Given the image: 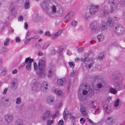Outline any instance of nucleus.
Returning <instances> with one entry per match:
<instances>
[{
	"label": "nucleus",
	"mask_w": 125,
	"mask_h": 125,
	"mask_svg": "<svg viewBox=\"0 0 125 125\" xmlns=\"http://www.w3.org/2000/svg\"><path fill=\"white\" fill-rule=\"evenodd\" d=\"M33 17L34 20L37 21H40L42 19V17L36 14H34Z\"/></svg>",
	"instance_id": "2f4dec72"
},
{
	"label": "nucleus",
	"mask_w": 125,
	"mask_h": 125,
	"mask_svg": "<svg viewBox=\"0 0 125 125\" xmlns=\"http://www.w3.org/2000/svg\"><path fill=\"white\" fill-rule=\"evenodd\" d=\"M97 38L99 41H103L104 40V36L102 34H100L97 35Z\"/></svg>",
	"instance_id": "473e14b6"
},
{
	"label": "nucleus",
	"mask_w": 125,
	"mask_h": 125,
	"mask_svg": "<svg viewBox=\"0 0 125 125\" xmlns=\"http://www.w3.org/2000/svg\"><path fill=\"white\" fill-rule=\"evenodd\" d=\"M49 73L48 75V76L49 77H50L52 75V71L51 70H50L49 71Z\"/></svg>",
	"instance_id": "e2e57ef3"
},
{
	"label": "nucleus",
	"mask_w": 125,
	"mask_h": 125,
	"mask_svg": "<svg viewBox=\"0 0 125 125\" xmlns=\"http://www.w3.org/2000/svg\"><path fill=\"white\" fill-rule=\"evenodd\" d=\"M107 25L110 27H112L114 24V20L111 18H108L106 22Z\"/></svg>",
	"instance_id": "f3484780"
},
{
	"label": "nucleus",
	"mask_w": 125,
	"mask_h": 125,
	"mask_svg": "<svg viewBox=\"0 0 125 125\" xmlns=\"http://www.w3.org/2000/svg\"><path fill=\"white\" fill-rule=\"evenodd\" d=\"M116 5L121 7H125V1L121 0L120 1L116 2Z\"/></svg>",
	"instance_id": "a878e982"
},
{
	"label": "nucleus",
	"mask_w": 125,
	"mask_h": 125,
	"mask_svg": "<svg viewBox=\"0 0 125 125\" xmlns=\"http://www.w3.org/2000/svg\"><path fill=\"white\" fill-rule=\"evenodd\" d=\"M66 80L64 78L58 79L57 81V84L59 85H62L66 83Z\"/></svg>",
	"instance_id": "aec40b11"
},
{
	"label": "nucleus",
	"mask_w": 125,
	"mask_h": 125,
	"mask_svg": "<svg viewBox=\"0 0 125 125\" xmlns=\"http://www.w3.org/2000/svg\"><path fill=\"white\" fill-rule=\"evenodd\" d=\"M100 27L102 31L106 30L108 29L107 26L106 22L104 21H102L101 22Z\"/></svg>",
	"instance_id": "a211bd4d"
},
{
	"label": "nucleus",
	"mask_w": 125,
	"mask_h": 125,
	"mask_svg": "<svg viewBox=\"0 0 125 125\" xmlns=\"http://www.w3.org/2000/svg\"><path fill=\"white\" fill-rule=\"evenodd\" d=\"M106 54L105 52H104L99 54L98 59L100 60H102L104 58Z\"/></svg>",
	"instance_id": "c85d7f7f"
},
{
	"label": "nucleus",
	"mask_w": 125,
	"mask_h": 125,
	"mask_svg": "<svg viewBox=\"0 0 125 125\" xmlns=\"http://www.w3.org/2000/svg\"><path fill=\"white\" fill-rule=\"evenodd\" d=\"M116 121V118L113 116H110L107 118L105 123L107 125H112L115 123Z\"/></svg>",
	"instance_id": "39448f33"
},
{
	"label": "nucleus",
	"mask_w": 125,
	"mask_h": 125,
	"mask_svg": "<svg viewBox=\"0 0 125 125\" xmlns=\"http://www.w3.org/2000/svg\"><path fill=\"white\" fill-rule=\"evenodd\" d=\"M45 61L43 60H40L38 64V75L41 78L44 77L46 74L44 69L45 67Z\"/></svg>",
	"instance_id": "f03ea898"
},
{
	"label": "nucleus",
	"mask_w": 125,
	"mask_h": 125,
	"mask_svg": "<svg viewBox=\"0 0 125 125\" xmlns=\"http://www.w3.org/2000/svg\"><path fill=\"white\" fill-rule=\"evenodd\" d=\"M58 115V111H57L53 115H52L53 118H54ZM52 116L51 112L46 111L41 116V119L43 121H46Z\"/></svg>",
	"instance_id": "7ed1b4c3"
},
{
	"label": "nucleus",
	"mask_w": 125,
	"mask_h": 125,
	"mask_svg": "<svg viewBox=\"0 0 125 125\" xmlns=\"http://www.w3.org/2000/svg\"><path fill=\"white\" fill-rule=\"evenodd\" d=\"M9 100L8 99H4L3 98L2 101L3 104L5 106H8L10 105V104H8Z\"/></svg>",
	"instance_id": "c756f323"
},
{
	"label": "nucleus",
	"mask_w": 125,
	"mask_h": 125,
	"mask_svg": "<svg viewBox=\"0 0 125 125\" xmlns=\"http://www.w3.org/2000/svg\"><path fill=\"white\" fill-rule=\"evenodd\" d=\"M54 93L57 95L59 96H61L62 94V91L59 89H56L54 90Z\"/></svg>",
	"instance_id": "c9c22d12"
},
{
	"label": "nucleus",
	"mask_w": 125,
	"mask_h": 125,
	"mask_svg": "<svg viewBox=\"0 0 125 125\" xmlns=\"http://www.w3.org/2000/svg\"><path fill=\"white\" fill-rule=\"evenodd\" d=\"M7 50L5 47H0V53L6 51Z\"/></svg>",
	"instance_id": "de8ad7c7"
},
{
	"label": "nucleus",
	"mask_w": 125,
	"mask_h": 125,
	"mask_svg": "<svg viewBox=\"0 0 125 125\" xmlns=\"http://www.w3.org/2000/svg\"><path fill=\"white\" fill-rule=\"evenodd\" d=\"M94 90L88 86L86 84L84 85L83 84L80 86L78 91V95L80 100L84 101L86 100V97L85 95L88 94L89 95L93 96L94 94Z\"/></svg>",
	"instance_id": "f257e3e1"
},
{
	"label": "nucleus",
	"mask_w": 125,
	"mask_h": 125,
	"mask_svg": "<svg viewBox=\"0 0 125 125\" xmlns=\"http://www.w3.org/2000/svg\"><path fill=\"white\" fill-rule=\"evenodd\" d=\"M54 121L53 119L52 120H49L47 121V125H51L53 123Z\"/></svg>",
	"instance_id": "c03bdc74"
},
{
	"label": "nucleus",
	"mask_w": 125,
	"mask_h": 125,
	"mask_svg": "<svg viewBox=\"0 0 125 125\" xmlns=\"http://www.w3.org/2000/svg\"><path fill=\"white\" fill-rule=\"evenodd\" d=\"M94 78L95 81H97L98 83L97 85V86L98 88H101L102 86L104 85L105 83L103 79L101 78L98 76H95Z\"/></svg>",
	"instance_id": "0eeeda50"
},
{
	"label": "nucleus",
	"mask_w": 125,
	"mask_h": 125,
	"mask_svg": "<svg viewBox=\"0 0 125 125\" xmlns=\"http://www.w3.org/2000/svg\"><path fill=\"white\" fill-rule=\"evenodd\" d=\"M109 91L112 94H115L117 93V91L115 89L112 87L110 88Z\"/></svg>",
	"instance_id": "4c0bfd02"
},
{
	"label": "nucleus",
	"mask_w": 125,
	"mask_h": 125,
	"mask_svg": "<svg viewBox=\"0 0 125 125\" xmlns=\"http://www.w3.org/2000/svg\"><path fill=\"white\" fill-rule=\"evenodd\" d=\"M99 10V6L98 5H91L90 7L89 12L91 14L94 15Z\"/></svg>",
	"instance_id": "1a4fd4ad"
},
{
	"label": "nucleus",
	"mask_w": 125,
	"mask_h": 125,
	"mask_svg": "<svg viewBox=\"0 0 125 125\" xmlns=\"http://www.w3.org/2000/svg\"><path fill=\"white\" fill-rule=\"evenodd\" d=\"M103 108L106 112L107 114L109 113L112 112L110 107L107 104H104L103 106Z\"/></svg>",
	"instance_id": "5701e85b"
},
{
	"label": "nucleus",
	"mask_w": 125,
	"mask_h": 125,
	"mask_svg": "<svg viewBox=\"0 0 125 125\" xmlns=\"http://www.w3.org/2000/svg\"><path fill=\"white\" fill-rule=\"evenodd\" d=\"M23 20V17L21 15H20L18 18V20L19 21H22Z\"/></svg>",
	"instance_id": "6e6d98bb"
},
{
	"label": "nucleus",
	"mask_w": 125,
	"mask_h": 125,
	"mask_svg": "<svg viewBox=\"0 0 125 125\" xmlns=\"http://www.w3.org/2000/svg\"><path fill=\"white\" fill-rule=\"evenodd\" d=\"M31 39L30 38L27 39L24 41V43L25 44H27L28 43L31 41Z\"/></svg>",
	"instance_id": "4d7b16f0"
},
{
	"label": "nucleus",
	"mask_w": 125,
	"mask_h": 125,
	"mask_svg": "<svg viewBox=\"0 0 125 125\" xmlns=\"http://www.w3.org/2000/svg\"><path fill=\"white\" fill-rule=\"evenodd\" d=\"M58 8L59 9L58 10L57 12L58 14H57L56 13V17L62 16L64 13L62 8L60 6H59Z\"/></svg>",
	"instance_id": "4be33fe9"
},
{
	"label": "nucleus",
	"mask_w": 125,
	"mask_h": 125,
	"mask_svg": "<svg viewBox=\"0 0 125 125\" xmlns=\"http://www.w3.org/2000/svg\"><path fill=\"white\" fill-rule=\"evenodd\" d=\"M80 111L81 114L83 116H85L86 115L87 111L86 109L83 106H81Z\"/></svg>",
	"instance_id": "bb28decb"
},
{
	"label": "nucleus",
	"mask_w": 125,
	"mask_h": 125,
	"mask_svg": "<svg viewBox=\"0 0 125 125\" xmlns=\"http://www.w3.org/2000/svg\"><path fill=\"white\" fill-rule=\"evenodd\" d=\"M41 5L42 9L46 11V12L48 11V5L47 3V1L45 0L42 2L41 3Z\"/></svg>",
	"instance_id": "4468645a"
},
{
	"label": "nucleus",
	"mask_w": 125,
	"mask_h": 125,
	"mask_svg": "<svg viewBox=\"0 0 125 125\" xmlns=\"http://www.w3.org/2000/svg\"><path fill=\"white\" fill-rule=\"evenodd\" d=\"M28 58H26L25 60V62L22 64L21 66H24L26 64V68L27 70L29 71L31 70V64L28 63Z\"/></svg>",
	"instance_id": "2eb2a0df"
},
{
	"label": "nucleus",
	"mask_w": 125,
	"mask_h": 125,
	"mask_svg": "<svg viewBox=\"0 0 125 125\" xmlns=\"http://www.w3.org/2000/svg\"><path fill=\"white\" fill-rule=\"evenodd\" d=\"M16 42H19L21 41V39L18 37H17L15 38Z\"/></svg>",
	"instance_id": "69168bd1"
},
{
	"label": "nucleus",
	"mask_w": 125,
	"mask_h": 125,
	"mask_svg": "<svg viewBox=\"0 0 125 125\" xmlns=\"http://www.w3.org/2000/svg\"><path fill=\"white\" fill-rule=\"evenodd\" d=\"M112 79L114 83H120L121 82L123 79V77L120 74H116L113 76Z\"/></svg>",
	"instance_id": "6e6552de"
},
{
	"label": "nucleus",
	"mask_w": 125,
	"mask_h": 125,
	"mask_svg": "<svg viewBox=\"0 0 125 125\" xmlns=\"http://www.w3.org/2000/svg\"><path fill=\"white\" fill-rule=\"evenodd\" d=\"M83 15L86 19H87L89 17L90 15L88 12L85 13Z\"/></svg>",
	"instance_id": "a18cd8bd"
},
{
	"label": "nucleus",
	"mask_w": 125,
	"mask_h": 125,
	"mask_svg": "<svg viewBox=\"0 0 125 125\" xmlns=\"http://www.w3.org/2000/svg\"><path fill=\"white\" fill-rule=\"evenodd\" d=\"M56 8L54 5L52 6L51 7L52 11H47L46 14L49 17H56Z\"/></svg>",
	"instance_id": "423d86ee"
},
{
	"label": "nucleus",
	"mask_w": 125,
	"mask_h": 125,
	"mask_svg": "<svg viewBox=\"0 0 125 125\" xmlns=\"http://www.w3.org/2000/svg\"><path fill=\"white\" fill-rule=\"evenodd\" d=\"M16 81V79H14L12 80L11 83L10 87L13 90H15L17 88Z\"/></svg>",
	"instance_id": "412c9836"
},
{
	"label": "nucleus",
	"mask_w": 125,
	"mask_h": 125,
	"mask_svg": "<svg viewBox=\"0 0 125 125\" xmlns=\"http://www.w3.org/2000/svg\"><path fill=\"white\" fill-rule=\"evenodd\" d=\"M54 98L53 96H48L47 99V102L48 104L51 105L54 103Z\"/></svg>",
	"instance_id": "dca6fc26"
},
{
	"label": "nucleus",
	"mask_w": 125,
	"mask_h": 125,
	"mask_svg": "<svg viewBox=\"0 0 125 125\" xmlns=\"http://www.w3.org/2000/svg\"><path fill=\"white\" fill-rule=\"evenodd\" d=\"M4 117L6 122L8 124L11 123L13 120V116L11 114H7L5 115Z\"/></svg>",
	"instance_id": "9b49d317"
},
{
	"label": "nucleus",
	"mask_w": 125,
	"mask_h": 125,
	"mask_svg": "<svg viewBox=\"0 0 125 125\" xmlns=\"http://www.w3.org/2000/svg\"><path fill=\"white\" fill-rule=\"evenodd\" d=\"M68 114V112L67 109L65 108L63 114V119L65 120H66L67 119Z\"/></svg>",
	"instance_id": "7c9ffc66"
},
{
	"label": "nucleus",
	"mask_w": 125,
	"mask_h": 125,
	"mask_svg": "<svg viewBox=\"0 0 125 125\" xmlns=\"http://www.w3.org/2000/svg\"><path fill=\"white\" fill-rule=\"evenodd\" d=\"M77 24V22L75 20H73L72 21L71 24L74 27L76 26Z\"/></svg>",
	"instance_id": "a19ab883"
},
{
	"label": "nucleus",
	"mask_w": 125,
	"mask_h": 125,
	"mask_svg": "<svg viewBox=\"0 0 125 125\" xmlns=\"http://www.w3.org/2000/svg\"><path fill=\"white\" fill-rule=\"evenodd\" d=\"M9 39L8 38H7L6 39L4 43V45L5 46H7L9 44Z\"/></svg>",
	"instance_id": "09e8293b"
},
{
	"label": "nucleus",
	"mask_w": 125,
	"mask_h": 125,
	"mask_svg": "<svg viewBox=\"0 0 125 125\" xmlns=\"http://www.w3.org/2000/svg\"><path fill=\"white\" fill-rule=\"evenodd\" d=\"M48 84L46 82H43L41 85V89L42 90L45 91L48 89Z\"/></svg>",
	"instance_id": "6ab92c4d"
},
{
	"label": "nucleus",
	"mask_w": 125,
	"mask_h": 125,
	"mask_svg": "<svg viewBox=\"0 0 125 125\" xmlns=\"http://www.w3.org/2000/svg\"><path fill=\"white\" fill-rule=\"evenodd\" d=\"M31 89L34 91H37L39 89L38 83L36 80H32L31 85Z\"/></svg>",
	"instance_id": "9d476101"
},
{
	"label": "nucleus",
	"mask_w": 125,
	"mask_h": 125,
	"mask_svg": "<svg viewBox=\"0 0 125 125\" xmlns=\"http://www.w3.org/2000/svg\"><path fill=\"white\" fill-rule=\"evenodd\" d=\"M44 35L46 36H48L50 37L51 36V34L50 33V31H47L44 34Z\"/></svg>",
	"instance_id": "603ef678"
},
{
	"label": "nucleus",
	"mask_w": 125,
	"mask_h": 125,
	"mask_svg": "<svg viewBox=\"0 0 125 125\" xmlns=\"http://www.w3.org/2000/svg\"><path fill=\"white\" fill-rule=\"evenodd\" d=\"M91 31L93 33H97L100 31L99 26L96 25H92L91 26Z\"/></svg>",
	"instance_id": "ddd939ff"
},
{
	"label": "nucleus",
	"mask_w": 125,
	"mask_h": 125,
	"mask_svg": "<svg viewBox=\"0 0 125 125\" xmlns=\"http://www.w3.org/2000/svg\"><path fill=\"white\" fill-rule=\"evenodd\" d=\"M27 58H28V63L31 64V63L33 61V59L32 58L30 59L29 57H28Z\"/></svg>",
	"instance_id": "680f3d73"
},
{
	"label": "nucleus",
	"mask_w": 125,
	"mask_h": 125,
	"mask_svg": "<svg viewBox=\"0 0 125 125\" xmlns=\"http://www.w3.org/2000/svg\"><path fill=\"white\" fill-rule=\"evenodd\" d=\"M64 121L63 120H60L59 121L58 123V125H63Z\"/></svg>",
	"instance_id": "052dcab7"
},
{
	"label": "nucleus",
	"mask_w": 125,
	"mask_h": 125,
	"mask_svg": "<svg viewBox=\"0 0 125 125\" xmlns=\"http://www.w3.org/2000/svg\"><path fill=\"white\" fill-rule=\"evenodd\" d=\"M15 125H22V124L21 120L18 119L17 120Z\"/></svg>",
	"instance_id": "ea45409f"
},
{
	"label": "nucleus",
	"mask_w": 125,
	"mask_h": 125,
	"mask_svg": "<svg viewBox=\"0 0 125 125\" xmlns=\"http://www.w3.org/2000/svg\"><path fill=\"white\" fill-rule=\"evenodd\" d=\"M30 5L29 0H26L24 4V8L25 10L28 9L30 7Z\"/></svg>",
	"instance_id": "72a5a7b5"
},
{
	"label": "nucleus",
	"mask_w": 125,
	"mask_h": 125,
	"mask_svg": "<svg viewBox=\"0 0 125 125\" xmlns=\"http://www.w3.org/2000/svg\"><path fill=\"white\" fill-rule=\"evenodd\" d=\"M75 72V71L74 70H73L72 72H71L70 74V76L71 77H73L74 75V74Z\"/></svg>",
	"instance_id": "0e129e2a"
},
{
	"label": "nucleus",
	"mask_w": 125,
	"mask_h": 125,
	"mask_svg": "<svg viewBox=\"0 0 125 125\" xmlns=\"http://www.w3.org/2000/svg\"><path fill=\"white\" fill-rule=\"evenodd\" d=\"M125 31L124 28L120 25H116L113 29V31L116 34L119 35L123 33Z\"/></svg>",
	"instance_id": "20e7f679"
},
{
	"label": "nucleus",
	"mask_w": 125,
	"mask_h": 125,
	"mask_svg": "<svg viewBox=\"0 0 125 125\" xmlns=\"http://www.w3.org/2000/svg\"><path fill=\"white\" fill-rule=\"evenodd\" d=\"M77 50L78 52H82L84 50V47H80L77 49Z\"/></svg>",
	"instance_id": "8fccbe9b"
},
{
	"label": "nucleus",
	"mask_w": 125,
	"mask_h": 125,
	"mask_svg": "<svg viewBox=\"0 0 125 125\" xmlns=\"http://www.w3.org/2000/svg\"><path fill=\"white\" fill-rule=\"evenodd\" d=\"M114 85L115 89L118 91H120L123 89V87L122 84L116 83H114Z\"/></svg>",
	"instance_id": "b1692460"
},
{
	"label": "nucleus",
	"mask_w": 125,
	"mask_h": 125,
	"mask_svg": "<svg viewBox=\"0 0 125 125\" xmlns=\"http://www.w3.org/2000/svg\"><path fill=\"white\" fill-rule=\"evenodd\" d=\"M34 67V70H37V66L36 63L34 62H33Z\"/></svg>",
	"instance_id": "bf43d9fd"
},
{
	"label": "nucleus",
	"mask_w": 125,
	"mask_h": 125,
	"mask_svg": "<svg viewBox=\"0 0 125 125\" xmlns=\"http://www.w3.org/2000/svg\"><path fill=\"white\" fill-rule=\"evenodd\" d=\"M50 44V42H45L44 45V47H47L49 46Z\"/></svg>",
	"instance_id": "3c124183"
},
{
	"label": "nucleus",
	"mask_w": 125,
	"mask_h": 125,
	"mask_svg": "<svg viewBox=\"0 0 125 125\" xmlns=\"http://www.w3.org/2000/svg\"><path fill=\"white\" fill-rule=\"evenodd\" d=\"M69 64L70 66L72 68H73L74 66V63L73 62H69Z\"/></svg>",
	"instance_id": "864d4df0"
},
{
	"label": "nucleus",
	"mask_w": 125,
	"mask_h": 125,
	"mask_svg": "<svg viewBox=\"0 0 125 125\" xmlns=\"http://www.w3.org/2000/svg\"><path fill=\"white\" fill-rule=\"evenodd\" d=\"M31 32L30 31H28L27 32L25 37L26 38L29 37V35L31 34Z\"/></svg>",
	"instance_id": "338daca9"
},
{
	"label": "nucleus",
	"mask_w": 125,
	"mask_h": 125,
	"mask_svg": "<svg viewBox=\"0 0 125 125\" xmlns=\"http://www.w3.org/2000/svg\"><path fill=\"white\" fill-rule=\"evenodd\" d=\"M103 13L104 16L107 15L109 13L108 10H104L103 11Z\"/></svg>",
	"instance_id": "37998d69"
},
{
	"label": "nucleus",
	"mask_w": 125,
	"mask_h": 125,
	"mask_svg": "<svg viewBox=\"0 0 125 125\" xmlns=\"http://www.w3.org/2000/svg\"><path fill=\"white\" fill-rule=\"evenodd\" d=\"M119 101L120 100L119 99H117L115 101L114 105L115 109L117 110L118 109L117 107L119 105Z\"/></svg>",
	"instance_id": "f704fd0d"
},
{
	"label": "nucleus",
	"mask_w": 125,
	"mask_h": 125,
	"mask_svg": "<svg viewBox=\"0 0 125 125\" xmlns=\"http://www.w3.org/2000/svg\"><path fill=\"white\" fill-rule=\"evenodd\" d=\"M86 63L89 64L90 65L91 64V65L92 66L93 65L94 63L93 60L91 59H88V58L87 60H86Z\"/></svg>",
	"instance_id": "58836bf2"
},
{
	"label": "nucleus",
	"mask_w": 125,
	"mask_h": 125,
	"mask_svg": "<svg viewBox=\"0 0 125 125\" xmlns=\"http://www.w3.org/2000/svg\"><path fill=\"white\" fill-rule=\"evenodd\" d=\"M111 46L112 47H117L119 46L118 45L116 42H114L111 45Z\"/></svg>",
	"instance_id": "5fc2aeb1"
},
{
	"label": "nucleus",
	"mask_w": 125,
	"mask_h": 125,
	"mask_svg": "<svg viewBox=\"0 0 125 125\" xmlns=\"http://www.w3.org/2000/svg\"><path fill=\"white\" fill-rule=\"evenodd\" d=\"M1 69L2 71V72L1 73V75L2 76H4L6 73V68L5 67H1Z\"/></svg>",
	"instance_id": "e433bc0d"
},
{
	"label": "nucleus",
	"mask_w": 125,
	"mask_h": 125,
	"mask_svg": "<svg viewBox=\"0 0 125 125\" xmlns=\"http://www.w3.org/2000/svg\"><path fill=\"white\" fill-rule=\"evenodd\" d=\"M62 30H59L57 32L53 35L52 36V39L53 40H55L62 33Z\"/></svg>",
	"instance_id": "393cba45"
},
{
	"label": "nucleus",
	"mask_w": 125,
	"mask_h": 125,
	"mask_svg": "<svg viewBox=\"0 0 125 125\" xmlns=\"http://www.w3.org/2000/svg\"><path fill=\"white\" fill-rule=\"evenodd\" d=\"M83 118H81L80 120L81 123L82 124H83L84 123L85 121V120H83Z\"/></svg>",
	"instance_id": "774afa93"
},
{
	"label": "nucleus",
	"mask_w": 125,
	"mask_h": 125,
	"mask_svg": "<svg viewBox=\"0 0 125 125\" xmlns=\"http://www.w3.org/2000/svg\"><path fill=\"white\" fill-rule=\"evenodd\" d=\"M92 66L86 63L85 65V67L88 70L90 69Z\"/></svg>",
	"instance_id": "49530a36"
},
{
	"label": "nucleus",
	"mask_w": 125,
	"mask_h": 125,
	"mask_svg": "<svg viewBox=\"0 0 125 125\" xmlns=\"http://www.w3.org/2000/svg\"><path fill=\"white\" fill-rule=\"evenodd\" d=\"M16 100V103L17 104H19L21 103V99L20 97H19L17 98Z\"/></svg>",
	"instance_id": "79ce46f5"
},
{
	"label": "nucleus",
	"mask_w": 125,
	"mask_h": 125,
	"mask_svg": "<svg viewBox=\"0 0 125 125\" xmlns=\"http://www.w3.org/2000/svg\"><path fill=\"white\" fill-rule=\"evenodd\" d=\"M73 14L74 13L73 12L71 11L69 12L65 17L64 20L65 21H70L72 18Z\"/></svg>",
	"instance_id": "f8f14e48"
},
{
	"label": "nucleus",
	"mask_w": 125,
	"mask_h": 125,
	"mask_svg": "<svg viewBox=\"0 0 125 125\" xmlns=\"http://www.w3.org/2000/svg\"><path fill=\"white\" fill-rule=\"evenodd\" d=\"M88 58L87 57H85L84 59L82 58L80 60H81V61H83L84 62H86V60H87Z\"/></svg>",
	"instance_id": "13d9d810"
},
{
	"label": "nucleus",
	"mask_w": 125,
	"mask_h": 125,
	"mask_svg": "<svg viewBox=\"0 0 125 125\" xmlns=\"http://www.w3.org/2000/svg\"><path fill=\"white\" fill-rule=\"evenodd\" d=\"M116 5V2L115 3V4L110 9V12L113 13L116 12L118 10L117 7Z\"/></svg>",
	"instance_id": "cd10ccee"
}]
</instances>
